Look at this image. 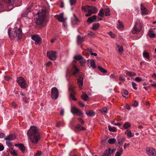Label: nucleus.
I'll return each mask as SVG.
<instances>
[{
	"mask_svg": "<svg viewBox=\"0 0 156 156\" xmlns=\"http://www.w3.org/2000/svg\"><path fill=\"white\" fill-rule=\"evenodd\" d=\"M28 136L31 142L34 144H37L40 138L37 128L34 126H31L27 132Z\"/></svg>",
	"mask_w": 156,
	"mask_h": 156,
	"instance_id": "1",
	"label": "nucleus"
},
{
	"mask_svg": "<svg viewBox=\"0 0 156 156\" xmlns=\"http://www.w3.org/2000/svg\"><path fill=\"white\" fill-rule=\"evenodd\" d=\"M14 30V35H12L10 34L11 31V28H9L8 30V33L10 38L11 40H12L15 37H17L18 39H21L23 35L22 30L20 28H16Z\"/></svg>",
	"mask_w": 156,
	"mask_h": 156,
	"instance_id": "2",
	"label": "nucleus"
},
{
	"mask_svg": "<svg viewBox=\"0 0 156 156\" xmlns=\"http://www.w3.org/2000/svg\"><path fill=\"white\" fill-rule=\"evenodd\" d=\"M38 15L37 17L36 18V23L37 25H41L44 21L46 16V13L44 10H43L41 12H37Z\"/></svg>",
	"mask_w": 156,
	"mask_h": 156,
	"instance_id": "3",
	"label": "nucleus"
},
{
	"mask_svg": "<svg viewBox=\"0 0 156 156\" xmlns=\"http://www.w3.org/2000/svg\"><path fill=\"white\" fill-rule=\"evenodd\" d=\"M142 29L141 23L139 20H136L135 26L132 29V33L133 34H137Z\"/></svg>",
	"mask_w": 156,
	"mask_h": 156,
	"instance_id": "4",
	"label": "nucleus"
},
{
	"mask_svg": "<svg viewBox=\"0 0 156 156\" xmlns=\"http://www.w3.org/2000/svg\"><path fill=\"white\" fill-rule=\"evenodd\" d=\"M77 84L79 86L80 89H82V87L83 84L84 75L82 73H79L78 76H76Z\"/></svg>",
	"mask_w": 156,
	"mask_h": 156,
	"instance_id": "5",
	"label": "nucleus"
},
{
	"mask_svg": "<svg viewBox=\"0 0 156 156\" xmlns=\"http://www.w3.org/2000/svg\"><path fill=\"white\" fill-rule=\"evenodd\" d=\"M47 55L48 58L51 60H55L57 58V53L56 51H48Z\"/></svg>",
	"mask_w": 156,
	"mask_h": 156,
	"instance_id": "6",
	"label": "nucleus"
},
{
	"mask_svg": "<svg viewBox=\"0 0 156 156\" xmlns=\"http://www.w3.org/2000/svg\"><path fill=\"white\" fill-rule=\"evenodd\" d=\"M59 95V92L58 89L56 87H53L51 89V98L54 100L57 98Z\"/></svg>",
	"mask_w": 156,
	"mask_h": 156,
	"instance_id": "7",
	"label": "nucleus"
},
{
	"mask_svg": "<svg viewBox=\"0 0 156 156\" xmlns=\"http://www.w3.org/2000/svg\"><path fill=\"white\" fill-rule=\"evenodd\" d=\"M17 82L21 88H24L26 87V81L23 77H20L17 79Z\"/></svg>",
	"mask_w": 156,
	"mask_h": 156,
	"instance_id": "8",
	"label": "nucleus"
},
{
	"mask_svg": "<svg viewBox=\"0 0 156 156\" xmlns=\"http://www.w3.org/2000/svg\"><path fill=\"white\" fill-rule=\"evenodd\" d=\"M71 112L73 115L77 114L81 117L83 116V114L81 111L75 106L71 107Z\"/></svg>",
	"mask_w": 156,
	"mask_h": 156,
	"instance_id": "9",
	"label": "nucleus"
},
{
	"mask_svg": "<svg viewBox=\"0 0 156 156\" xmlns=\"http://www.w3.org/2000/svg\"><path fill=\"white\" fill-rule=\"evenodd\" d=\"M146 151L149 156H156L155 150L154 148L147 147Z\"/></svg>",
	"mask_w": 156,
	"mask_h": 156,
	"instance_id": "10",
	"label": "nucleus"
},
{
	"mask_svg": "<svg viewBox=\"0 0 156 156\" xmlns=\"http://www.w3.org/2000/svg\"><path fill=\"white\" fill-rule=\"evenodd\" d=\"M32 39L35 41L36 45L40 44L41 43V39L38 35H34L31 37Z\"/></svg>",
	"mask_w": 156,
	"mask_h": 156,
	"instance_id": "11",
	"label": "nucleus"
},
{
	"mask_svg": "<svg viewBox=\"0 0 156 156\" xmlns=\"http://www.w3.org/2000/svg\"><path fill=\"white\" fill-rule=\"evenodd\" d=\"M114 150V149H111V148H109L105 151L101 156H111Z\"/></svg>",
	"mask_w": 156,
	"mask_h": 156,
	"instance_id": "12",
	"label": "nucleus"
},
{
	"mask_svg": "<svg viewBox=\"0 0 156 156\" xmlns=\"http://www.w3.org/2000/svg\"><path fill=\"white\" fill-rule=\"evenodd\" d=\"M141 13L142 15H147L149 13V10L146 8L144 5L141 4L140 5Z\"/></svg>",
	"mask_w": 156,
	"mask_h": 156,
	"instance_id": "13",
	"label": "nucleus"
},
{
	"mask_svg": "<svg viewBox=\"0 0 156 156\" xmlns=\"http://www.w3.org/2000/svg\"><path fill=\"white\" fill-rule=\"evenodd\" d=\"M90 6L88 5L82 6L81 7V9L82 10L86 12H88V13L85 15V16H86L88 17L90 16Z\"/></svg>",
	"mask_w": 156,
	"mask_h": 156,
	"instance_id": "14",
	"label": "nucleus"
},
{
	"mask_svg": "<svg viewBox=\"0 0 156 156\" xmlns=\"http://www.w3.org/2000/svg\"><path fill=\"white\" fill-rule=\"evenodd\" d=\"M55 18L60 22H64L65 21V19L63 17V13H61L59 15H56L55 16Z\"/></svg>",
	"mask_w": 156,
	"mask_h": 156,
	"instance_id": "15",
	"label": "nucleus"
},
{
	"mask_svg": "<svg viewBox=\"0 0 156 156\" xmlns=\"http://www.w3.org/2000/svg\"><path fill=\"white\" fill-rule=\"evenodd\" d=\"M14 146L16 147H18L20 150L22 151V152L24 153H25V147L23 144H16Z\"/></svg>",
	"mask_w": 156,
	"mask_h": 156,
	"instance_id": "16",
	"label": "nucleus"
},
{
	"mask_svg": "<svg viewBox=\"0 0 156 156\" xmlns=\"http://www.w3.org/2000/svg\"><path fill=\"white\" fill-rule=\"evenodd\" d=\"M73 69L72 74L73 76H75L77 74V76H78V74L80 73L79 72V69L77 68V66L75 65H73Z\"/></svg>",
	"mask_w": 156,
	"mask_h": 156,
	"instance_id": "17",
	"label": "nucleus"
},
{
	"mask_svg": "<svg viewBox=\"0 0 156 156\" xmlns=\"http://www.w3.org/2000/svg\"><path fill=\"white\" fill-rule=\"evenodd\" d=\"M74 17L72 19L71 22L73 25L77 24L79 23V21L75 14H73Z\"/></svg>",
	"mask_w": 156,
	"mask_h": 156,
	"instance_id": "18",
	"label": "nucleus"
},
{
	"mask_svg": "<svg viewBox=\"0 0 156 156\" xmlns=\"http://www.w3.org/2000/svg\"><path fill=\"white\" fill-rule=\"evenodd\" d=\"M90 16H91L92 13H96L97 12V8L95 7L90 6Z\"/></svg>",
	"mask_w": 156,
	"mask_h": 156,
	"instance_id": "19",
	"label": "nucleus"
},
{
	"mask_svg": "<svg viewBox=\"0 0 156 156\" xmlns=\"http://www.w3.org/2000/svg\"><path fill=\"white\" fill-rule=\"evenodd\" d=\"M10 153L13 156H18V154L17 153V151L13 148H11L9 149V150Z\"/></svg>",
	"mask_w": 156,
	"mask_h": 156,
	"instance_id": "20",
	"label": "nucleus"
},
{
	"mask_svg": "<svg viewBox=\"0 0 156 156\" xmlns=\"http://www.w3.org/2000/svg\"><path fill=\"white\" fill-rule=\"evenodd\" d=\"M84 41V37H81L80 35L77 37V43L79 45L81 44Z\"/></svg>",
	"mask_w": 156,
	"mask_h": 156,
	"instance_id": "21",
	"label": "nucleus"
},
{
	"mask_svg": "<svg viewBox=\"0 0 156 156\" xmlns=\"http://www.w3.org/2000/svg\"><path fill=\"white\" fill-rule=\"evenodd\" d=\"M16 138L15 136L14 135H10L4 138L6 140L12 141L15 139Z\"/></svg>",
	"mask_w": 156,
	"mask_h": 156,
	"instance_id": "22",
	"label": "nucleus"
},
{
	"mask_svg": "<svg viewBox=\"0 0 156 156\" xmlns=\"http://www.w3.org/2000/svg\"><path fill=\"white\" fill-rule=\"evenodd\" d=\"M75 87L72 86H70L69 88V91L70 94H76L75 92Z\"/></svg>",
	"mask_w": 156,
	"mask_h": 156,
	"instance_id": "23",
	"label": "nucleus"
},
{
	"mask_svg": "<svg viewBox=\"0 0 156 156\" xmlns=\"http://www.w3.org/2000/svg\"><path fill=\"white\" fill-rule=\"evenodd\" d=\"M125 73L126 75L130 76H134L136 75V73H135L129 71L128 70L126 71Z\"/></svg>",
	"mask_w": 156,
	"mask_h": 156,
	"instance_id": "24",
	"label": "nucleus"
},
{
	"mask_svg": "<svg viewBox=\"0 0 156 156\" xmlns=\"http://www.w3.org/2000/svg\"><path fill=\"white\" fill-rule=\"evenodd\" d=\"M75 130H76L80 131L81 130H86V129L85 127H81V126L80 124H78L76 127H75Z\"/></svg>",
	"mask_w": 156,
	"mask_h": 156,
	"instance_id": "25",
	"label": "nucleus"
},
{
	"mask_svg": "<svg viewBox=\"0 0 156 156\" xmlns=\"http://www.w3.org/2000/svg\"><path fill=\"white\" fill-rule=\"evenodd\" d=\"M81 98L83 100L86 101L88 100L89 97L86 94L83 93V94L81 96Z\"/></svg>",
	"mask_w": 156,
	"mask_h": 156,
	"instance_id": "26",
	"label": "nucleus"
},
{
	"mask_svg": "<svg viewBox=\"0 0 156 156\" xmlns=\"http://www.w3.org/2000/svg\"><path fill=\"white\" fill-rule=\"evenodd\" d=\"M129 92L126 90L123 89L122 90V95L125 98H127L128 97Z\"/></svg>",
	"mask_w": 156,
	"mask_h": 156,
	"instance_id": "27",
	"label": "nucleus"
},
{
	"mask_svg": "<svg viewBox=\"0 0 156 156\" xmlns=\"http://www.w3.org/2000/svg\"><path fill=\"white\" fill-rule=\"evenodd\" d=\"M86 114L89 116H93L95 115L94 112L92 110L88 111L86 112Z\"/></svg>",
	"mask_w": 156,
	"mask_h": 156,
	"instance_id": "28",
	"label": "nucleus"
},
{
	"mask_svg": "<svg viewBox=\"0 0 156 156\" xmlns=\"http://www.w3.org/2000/svg\"><path fill=\"white\" fill-rule=\"evenodd\" d=\"M125 133L127 135V136L128 137H132L133 136V135H132L131 130L129 129H127L125 132Z\"/></svg>",
	"mask_w": 156,
	"mask_h": 156,
	"instance_id": "29",
	"label": "nucleus"
},
{
	"mask_svg": "<svg viewBox=\"0 0 156 156\" xmlns=\"http://www.w3.org/2000/svg\"><path fill=\"white\" fill-rule=\"evenodd\" d=\"M123 150L122 148H119V151L117 152L115 155V156H120L122 154Z\"/></svg>",
	"mask_w": 156,
	"mask_h": 156,
	"instance_id": "30",
	"label": "nucleus"
},
{
	"mask_svg": "<svg viewBox=\"0 0 156 156\" xmlns=\"http://www.w3.org/2000/svg\"><path fill=\"white\" fill-rule=\"evenodd\" d=\"M90 66L93 69H94L96 67L94 60L93 59H90Z\"/></svg>",
	"mask_w": 156,
	"mask_h": 156,
	"instance_id": "31",
	"label": "nucleus"
},
{
	"mask_svg": "<svg viewBox=\"0 0 156 156\" xmlns=\"http://www.w3.org/2000/svg\"><path fill=\"white\" fill-rule=\"evenodd\" d=\"M73 58L75 60H80L83 58V57L80 55H76Z\"/></svg>",
	"mask_w": 156,
	"mask_h": 156,
	"instance_id": "32",
	"label": "nucleus"
},
{
	"mask_svg": "<svg viewBox=\"0 0 156 156\" xmlns=\"http://www.w3.org/2000/svg\"><path fill=\"white\" fill-rule=\"evenodd\" d=\"M104 12L105 16H109L110 15V11L109 9L106 8L104 9Z\"/></svg>",
	"mask_w": 156,
	"mask_h": 156,
	"instance_id": "33",
	"label": "nucleus"
},
{
	"mask_svg": "<svg viewBox=\"0 0 156 156\" xmlns=\"http://www.w3.org/2000/svg\"><path fill=\"white\" fill-rule=\"evenodd\" d=\"M15 0H4V1L9 5H11L13 4Z\"/></svg>",
	"mask_w": 156,
	"mask_h": 156,
	"instance_id": "34",
	"label": "nucleus"
},
{
	"mask_svg": "<svg viewBox=\"0 0 156 156\" xmlns=\"http://www.w3.org/2000/svg\"><path fill=\"white\" fill-rule=\"evenodd\" d=\"M123 27L122 22L120 21H118V23L117 24V27L119 29H121Z\"/></svg>",
	"mask_w": 156,
	"mask_h": 156,
	"instance_id": "35",
	"label": "nucleus"
},
{
	"mask_svg": "<svg viewBox=\"0 0 156 156\" xmlns=\"http://www.w3.org/2000/svg\"><path fill=\"white\" fill-rule=\"evenodd\" d=\"M98 15L100 16L103 17L104 15V9H101L98 13Z\"/></svg>",
	"mask_w": 156,
	"mask_h": 156,
	"instance_id": "36",
	"label": "nucleus"
},
{
	"mask_svg": "<svg viewBox=\"0 0 156 156\" xmlns=\"http://www.w3.org/2000/svg\"><path fill=\"white\" fill-rule=\"evenodd\" d=\"M116 141L115 139L114 138L109 139L108 141V143L110 144H113L115 143Z\"/></svg>",
	"mask_w": 156,
	"mask_h": 156,
	"instance_id": "37",
	"label": "nucleus"
},
{
	"mask_svg": "<svg viewBox=\"0 0 156 156\" xmlns=\"http://www.w3.org/2000/svg\"><path fill=\"white\" fill-rule=\"evenodd\" d=\"M143 56L144 57L146 58L147 59H149L150 58L149 53L146 51H144L143 52Z\"/></svg>",
	"mask_w": 156,
	"mask_h": 156,
	"instance_id": "38",
	"label": "nucleus"
},
{
	"mask_svg": "<svg viewBox=\"0 0 156 156\" xmlns=\"http://www.w3.org/2000/svg\"><path fill=\"white\" fill-rule=\"evenodd\" d=\"M99 24L98 23L97 24H95L93 25L91 28L94 30H97L99 27Z\"/></svg>",
	"mask_w": 156,
	"mask_h": 156,
	"instance_id": "39",
	"label": "nucleus"
},
{
	"mask_svg": "<svg viewBox=\"0 0 156 156\" xmlns=\"http://www.w3.org/2000/svg\"><path fill=\"white\" fill-rule=\"evenodd\" d=\"M131 126L129 122H126L123 125V127L125 129H127Z\"/></svg>",
	"mask_w": 156,
	"mask_h": 156,
	"instance_id": "40",
	"label": "nucleus"
},
{
	"mask_svg": "<svg viewBox=\"0 0 156 156\" xmlns=\"http://www.w3.org/2000/svg\"><path fill=\"white\" fill-rule=\"evenodd\" d=\"M148 34L150 37L152 38L155 37V34L151 30L149 31Z\"/></svg>",
	"mask_w": 156,
	"mask_h": 156,
	"instance_id": "41",
	"label": "nucleus"
},
{
	"mask_svg": "<svg viewBox=\"0 0 156 156\" xmlns=\"http://www.w3.org/2000/svg\"><path fill=\"white\" fill-rule=\"evenodd\" d=\"M98 69L102 72L104 73H106L107 72L106 70L100 66H98Z\"/></svg>",
	"mask_w": 156,
	"mask_h": 156,
	"instance_id": "42",
	"label": "nucleus"
},
{
	"mask_svg": "<svg viewBox=\"0 0 156 156\" xmlns=\"http://www.w3.org/2000/svg\"><path fill=\"white\" fill-rule=\"evenodd\" d=\"M80 65L82 66H85L86 63V60L85 59H83V58L80 60Z\"/></svg>",
	"mask_w": 156,
	"mask_h": 156,
	"instance_id": "43",
	"label": "nucleus"
},
{
	"mask_svg": "<svg viewBox=\"0 0 156 156\" xmlns=\"http://www.w3.org/2000/svg\"><path fill=\"white\" fill-rule=\"evenodd\" d=\"M117 46L119 48V51L120 53L122 52L123 51V48L122 45H120L117 44Z\"/></svg>",
	"mask_w": 156,
	"mask_h": 156,
	"instance_id": "44",
	"label": "nucleus"
},
{
	"mask_svg": "<svg viewBox=\"0 0 156 156\" xmlns=\"http://www.w3.org/2000/svg\"><path fill=\"white\" fill-rule=\"evenodd\" d=\"M108 128L109 130L110 131L115 132L116 131V128L114 126L112 127L110 126H108Z\"/></svg>",
	"mask_w": 156,
	"mask_h": 156,
	"instance_id": "45",
	"label": "nucleus"
},
{
	"mask_svg": "<svg viewBox=\"0 0 156 156\" xmlns=\"http://www.w3.org/2000/svg\"><path fill=\"white\" fill-rule=\"evenodd\" d=\"M76 94H70V97L71 98L73 101H76L77 100L76 98L74 96Z\"/></svg>",
	"mask_w": 156,
	"mask_h": 156,
	"instance_id": "46",
	"label": "nucleus"
},
{
	"mask_svg": "<svg viewBox=\"0 0 156 156\" xmlns=\"http://www.w3.org/2000/svg\"><path fill=\"white\" fill-rule=\"evenodd\" d=\"M42 154V153L41 151H38L34 155V156H40Z\"/></svg>",
	"mask_w": 156,
	"mask_h": 156,
	"instance_id": "47",
	"label": "nucleus"
},
{
	"mask_svg": "<svg viewBox=\"0 0 156 156\" xmlns=\"http://www.w3.org/2000/svg\"><path fill=\"white\" fill-rule=\"evenodd\" d=\"M69 2L71 5H74L76 2V0H69Z\"/></svg>",
	"mask_w": 156,
	"mask_h": 156,
	"instance_id": "48",
	"label": "nucleus"
},
{
	"mask_svg": "<svg viewBox=\"0 0 156 156\" xmlns=\"http://www.w3.org/2000/svg\"><path fill=\"white\" fill-rule=\"evenodd\" d=\"M89 37H93L95 36V34L91 31H89L87 34Z\"/></svg>",
	"mask_w": 156,
	"mask_h": 156,
	"instance_id": "49",
	"label": "nucleus"
},
{
	"mask_svg": "<svg viewBox=\"0 0 156 156\" xmlns=\"http://www.w3.org/2000/svg\"><path fill=\"white\" fill-rule=\"evenodd\" d=\"M87 22L88 23H91L93 22H94V20L92 19L91 17H89L88 18L87 20Z\"/></svg>",
	"mask_w": 156,
	"mask_h": 156,
	"instance_id": "50",
	"label": "nucleus"
},
{
	"mask_svg": "<svg viewBox=\"0 0 156 156\" xmlns=\"http://www.w3.org/2000/svg\"><path fill=\"white\" fill-rule=\"evenodd\" d=\"M133 88V89L136 90L137 88L136 87V84L134 82H133L132 83Z\"/></svg>",
	"mask_w": 156,
	"mask_h": 156,
	"instance_id": "51",
	"label": "nucleus"
},
{
	"mask_svg": "<svg viewBox=\"0 0 156 156\" xmlns=\"http://www.w3.org/2000/svg\"><path fill=\"white\" fill-rule=\"evenodd\" d=\"M77 120H78V122L81 123L82 124H83L84 123V122L83 120L80 118H77Z\"/></svg>",
	"mask_w": 156,
	"mask_h": 156,
	"instance_id": "52",
	"label": "nucleus"
},
{
	"mask_svg": "<svg viewBox=\"0 0 156 156\" xmlns=\"http://www.w3.org/2000/svg\"><path fill=\"white\" fill-rule=\"evenodd\" d=\"M119 80L121 81H124L125 80V79L122 75H120L119 76Z\"/></svg>",
	"mask_w": 156,
	"mask_h": 156,
	"instance_id": "53",
	"label": "nucleus"
},
{
	"mask_svg": "<svg viewBox=\"0 0 156 156\" xmlns=\"http://www.w3.org/2000/svg\"><path fill=\"white\" fill-rule=\"evenodd\" d=\"M135 80L137 82H139L142 81V79L139 77H136L135 78Z\"/></svg>",
	"mask_w": 156,
	"mask_h": 156,
	"instance_id": "54",
	"label": "nucleus"
},
{
	"mask_svg": "<svg viewBox=\"0 0 156 156\" xmlns=\"http://www.w3.org/2000/svg\"><path fill=\"white\" fill-rule=\"evenodd\" d=\"M62 122H58L56 125V127H59L62 124Z\"/></svg>",
	"mask_w": 156,
	"mask_h": 156,
	"instance_id": "55",
	"label": "nucleus"
},
{
	"mask_svg": "<svg viewBox=\"0 0 156 156\" xmlns=\"http://www.w3.org/2000/svg\"><path fill=\"white\" fill-rule=\"evenodd\" d=\"M52 64V63L51 61H48L45 64V65L49 67Z\"/></svg>",
	"mask_w": 156,
	"mask_h": 156,
	"instance_id": "56",
	"label": "nucleus"
},
{
	"mask_svg": "<svg viewBox=\"0 0 156 156\" xmlns=\"http://www.w3.org/2000/svg\"><path fill=\"white\" fill-rule=\"evenodd\" d=\"M101 111L102 112H103L105 113H107V108H106L104 107L102 108Z\"/></svg>",
	"mask_w": 156,
	"mask_h": 156,
	"instance_id": "57",
	"label": "nucleus"
},
{
	"mask_svg": "<svg viewBox=\"0 0 156 156\" xmlns=\"http://www.w3.org/2000/svg\"><path fill=\"white\" fill-rule=\"evenodd\" d=\"M6 145L10 147L12 146V144L10 142V141L6 140Z\"/></svg>",
	"mask_w": 156,
	"mask_h": 156,
	"instance_id": "58",
	"label": "nucleus"
},
{
	"mask_svg": "<svg viewBox=\"0 0 156 156\" xmlns=\"http://www.w3.org/2000/svg\"><path fill=\"white\" fill-rule=\"evenodd\" d=\"M89 51H90V53L91 55H94L95 56H97V54L96 53H93V52H91L92 50L91 49H90Z\"/></svg>",
	"mask_w": 156,
	"mask_h": 156,
	"instance_id": "59",
	"label": "nucleus"
},
{
	"mask_svg": "<svg viewBox=\"0 0 156 156\" xmlns=\"http://www.w3.org/2000/svg\"><path fill=\"white\" fill-rule=\"evenodd\" d=\"M79 104L82 107H83L85 106V105L82 103L81 101H80L79 102Z\"/></svg>",
	"mask_w": 156,
	"mask_h": 156,
	"instance_id": "60",
	"label": "nucleus"
},
{
	"mask_svg": "<svg viewBox=\"0 0 156 156\" xmlns=\"http://www.w3.org/2000/svg\"><path fill=\"white\" fill-rule=\"evenodd\" d=\"M117 140L118 143L119 144H121L123 142L122 140L121 139H118Z\"/></svg>",
	"mask_w": 156,
	"mask_h": 156,
	"instance_id": "61",
	"label": "nucleus"
},
{
	"mask_svg": "<svg viewBox=\"0 0 156 156\" xmlns=\"http://www.w3.org/2000/svg\"><path fill=\"white\" fill-rule=\"evenodd\" d=\"M93 20H94V22L95 21V20L97 19V16L96 15L93 16L91 17Z\"/></svg>",
	"mask_w": 156,
	"mask_h": 156,
	"instance_id": "62",
	"label": "nucleus"
},
{
	"mask_svg": "<svg viewBox=\"0 0 156 156\" xmlns=\"http://www.w3.org/2000/svg\"><path fill=\"white\" fill-rule=\"evenodd\" d=\"M4 149V147L2 144H0V151H2Z\"/></svg>",
	"mask_w": 156,
	"mask_h": 156,
	"instance_id": "63",
	"label": "nucleus"
},
{
	"mask_svg": "<svg viewBox=\"0 0 156 156\" xmlns=\"http://www.w3.org/2000/svg\"><path fill=\"white\" fill-rule=\"evenodd\" d=\"M23 100V101L25 102L26 103H27V99L26 98V96L24 97H23L22 98Z\"/></svg>",
	"mask_w": 156,
	"mask_h": 156,
	"instance_id": "64",
	"label": "nucleus"
}]
</instances>
